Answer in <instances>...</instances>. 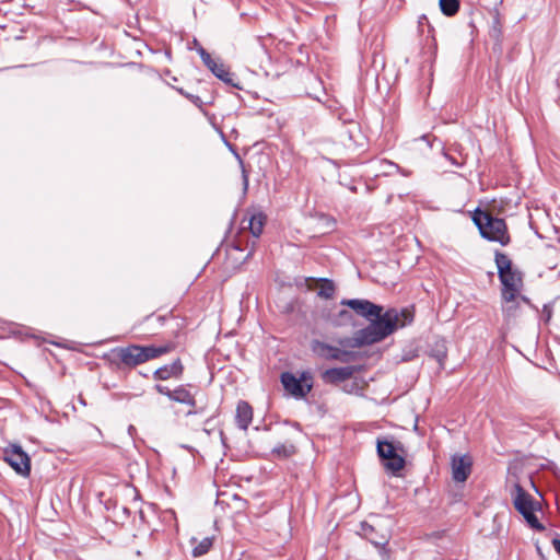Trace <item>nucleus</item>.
<instances>
[{"label": "nucleus", "instance_id": "7c9ffc66", "mask_svg": "<svg viewBox=\"0 0 560 560\" xmlns=\"http://www.w3.org/2000/svg\"><path fill=\"white\" fill-rule=\"evenodd\" d=\"M201 411H202V409H198L197 406L195 408L190 407V409L186 412V416L189 417V416L198 415Z\"/></svg>", "mask_w": 560, "mask_h": 560}, {"label": "nucleus", "instance_id": "6ab92c4d", "mask_svg": "<svg viewBox=\"0 0 560 560\" xmlns=\"http://www.w3.org/2000/svg\"><path fill=\"white\" fill-rule=\"evenodd\" d=\"M361 535L375 547L384 548L388 544V536L377 535L373 525L362 522L360 525Z\"/></svg>", "mask_w": 560, "mask_h": 560}, {"label": "nucleus", "instance_id": "c756f323", "mask_svg": "<svg viewBox=\"0 0 560 560\" xmlns=\"http://www.w3.org/2000/svg\"><path fill=\"white\" fill-rule=\"evenodd\" d=\"M236 158L240 160V163H241V166H242V173H243V185H244V189L246 190L247 187H248V175L246 173V170H245V166H244V163L243 161L241 160L240 155L236 154Z\"/></svg>", "mask_w": 560, "mask_h": 560}, {"label": "nucleus", "instance_id": "473e14b6", "mask_svg": "<svg viewBox=\"0 0 560 560\" xmlns=\"http://www.w3.org/2000/svg\"><path fill=\"white\" fill-rule=\"evenodd\" d=\"M418 23H419V26H420V27H422L424 24H427L428 26H430V25H429V20H428V18H427L425 15H421V16L419 18Z\"/></svg>", "mask_w": 560, "mask_h": 560}, {"label": "nucleus", "instance_id": "423d86ee", "mask_svg": "<svg viewBox=\"0 0 560 560\" xmlns=\"http://www.w3.org/2000/svg\"><path fill=\"white\" fill-rule=\"evenodd\" d=\"M3 459L18 475L28 477L31 474V458L20 445H11L3 452Z\"/></svg>", "mask_w": 560, "mask_h": 560}, {"label": "nucleus", "instance_id": "7ed1b4c3", "mask_svg": "<svg viewBox=\"0 0 560 560\" xmlns=\"http://www.w3.org/2000/svg\"><path fill=\"white\" fill-rule=\"evenodd\" d=\"M472 220L483 238L498 242L502 246L510 243V236L503 219L495 218L487 211L476 210Z\"/></svg>", "mask_w": 560, "mask_h": 560}, {"label": "nucleus", "instance_id": "ddd939ff", "mask_svg": "<svg viewBox=\"0 0 560 560\" xmlns=\"http://www.w3.org/2000/svg\"><path fill=\"white\" fill-rule=\"evenodd\" d=\"M354 366L331 368L325 370L320 376L324 383L337 385L352 377Z\"/></svg>", "mask_w": 560, "mask_h": 560}, {"label": "nucleus", "instance_id": "6e6552de", "mask_svg": "<svg viewBox=\"0 0 560 560\" xmlns=\"http://www.w3.org/2000/svg\"><path fill=\"white\" fill-rule=\"evenodd\" d=\"M311 348L316 355L326 360H336L346 363L352 358L351 352L341 350L319 340H314Z\"/></svg>", "mask_w": 560, "mask_h": 560}, {"label": "nucleus", "instance_id": "aec40b11", "mask_svg": "<svg viewBox=\"0 0 560 560\" xmlns=\"http://www.w3.org/2000/svg\"><path fill=\"white\" fill-rule=\"evenodd\" d=\"M520 300L529 303V300L521 294L518 296H514L511 301L506 298H502V313L505 318L509 319L517 315V311L520 308Z\"/></svg>", "mask_w": 560, "mask_h": 560}, {"label": "nucleus", "instance_id": "4be33fe9", "mask_svg": "<svg viewBox=\"0 0 560 560\" xmlns=\"http://www.w3.org/2000/svg\"><path fill=\"white\" fill-rule=\"evenodd\" d=\"M266 222V215L262 212L253 213L249 218L248 228L254 237H259L262 233Z\"/></svg>", "mask_w": 560, "mask_h": 560}, {"label": "nucleus", "instance_id": "bb28decb", "mask_svg": "<svg viewBox=\"0 0 560 560\" xmlns=\"http://www.w3.org/2000/svg\"><path fill=\"white\" fill-rule=\"evenodd\" d=\"M320 288L318 290V295L324 299H331L335 293V284L331 280L323 278L320 279Z\"/></svg>", "mask_w": 560, "mask_h": 560}, {"label": "nucleus", "instance_id": "2f4dec72", "mask_svg": "<svg viewBox=\"0 0 560 560\" xmlns=\"http://www.w3.org/2000/svg\"><path fill=\"white\" fill-rule=\"evenodd\" d=\"M551 544H552V546H553L555 550H556V551L559 553V556H560V539H559V538H553V539L551 540Z\"/></svg>", "mask_w": 560, "mask_h": 560}, {"label": "nucleus", "instance_id": "c9c22d12", "mask_svg": "<svg viewBox=\"0 0 560 560\" xmlns=\"http://www.w3.org/2000/svg\"><path fill=\"white\" fill-rule=\"evenodd\" d=\"M445 158L454 165L459 166L460 164L457 163L454 158L450 156L448 154H445Z\"/></svg>", "mask_w": 560, "mask_h": 560}, {"label": "nucleus", "instance_id": "4468645a", "mask_svg": "<svg viewBox=\"0 0 560 560\" xmlns=\"http://www.w3.org/2000/svg\"><path fill=\"white\" fill-rule=\"evenodd\" d=\"M372 170L375 176H392L394 174H401L405 177L411 175L409 170L401 168L398 164L388 161V160H380L372 163Z\"/></svg>", "mask_w": 560, "mask_h": 560}, {"label": "nucleus", "instance_id": "dca6fc26", "mask_svg": "<svg viewBox=\"0 0 560 560\" xmlns=\"http://www.w3.org/2000/svg\"><path fill=\"white\" fill-rule=\"evenodd\" d=\"M253 420V408L245 401L240 400L236 406L235 422L238 429L246 431Z\"/></svg>", "mask_w": 560, "mask_h": 560}, {"label": "nucleus", "instance_id": "e433bc0d", "mask_svg": "<svg viewBox=\"0 0 560 560\" xmlns=\"http://www.w3.org/2000/svg\"><path fill=\"white\" fill-rule=\"evenodd\" d=\"M178 93L182 94L183 96H185V94H189L188 92H186L184 89L179 88L177 89Z\"/></svg>", "mask_w": 560, "mask_h": 560}, {"label": "nucleus", "instance_id": "f03ea898", "mask_svg": "<svg viewBox=\"0 0 560 560\" xmlns=\"http://www.w3.org/2000/svg\"><path fill=\"white\" fill-rule=\"evenodd\" d=\"M494 261L502 284L501 298H506L511 301L514 296L520 295L523 288L522 272L513 267L512 260L504 253L497 250Z\"/></svg>", "mask_w": 560, "mask_h": 560}, {"label": "nucleus", "instance_id": "9d476101", "mask_svg": "<svg viewBox=\"0 0 560 560\" xmlns=\"http://www.w3.org/2000/svg\"><path fill=\"white\" fill-rule=\"evenodd\" d=\"M113 352L119 360V364H121L125 368L132 369L143 363L140 345L118 347L114 349Z\"/></svg>", "mask_w": 560, "mask_h": 560}, {"label": "nucleus", "instance_id": "5701e85b", "mask_svg": "<svg viewBox=\"0 0 560 560\" xmlns=\"http://www.w3.org/2000/svg\"><path fill=\"white\" fill-rule=\"evenodd\" d=\"M191 544L194 546L192 556L200 557V556L206 555L211 549V547L213 545V538L205 537L200 541H197L195 538H192Z\"/></svg>", "mask_w": 560, "mask_h": 560}, {"label": "nucleus", "instance_id": "72a5a7b5", "mask_svg": "<svg viewBox=\"0 0 560 560\" xmlns=\"http://www.w3.org/2000/svg\"><path fill=\"white\" fill-rule=\"evenodd\" d=\"M523 515V517L525 520L527 518H530L533 516V514H535V509L533 508V510H527V511H524L523 513H521Z\"/></svg>", "mask_w": 560, "mask_h": 560}, {"label": "nucleus", "instance_id": "0eeeda50", "mask_svg": "<svg viewBox=\"0 0 560 560\" xmlns=\"http://www.w3.org/2000/svg\"><path fill=\"white\" fill-rule=\"evenodd\" d=\"M376 451L382 459H387L385 468L394 475L405 467V459L396 453L393 442L388 440H377Z\"/></svg>", "mask_w": 560, "mask_h": 560}, {"label": "nucleus", "instance_id": "f704fd0d", "mask_svg": "<svg viewBox=\"0 0 560 560\" xmlns=\"http://www.w3.org/2000/svg\"><path fill=\"white\" fill-rule=\"evenodd\" d=\"M357 387V384L355 383H352L350 386L348 385H345L343 386V390L347 392V393H352V389Z\"/></svg>", "mask_w": 560, "mask_h": 560}, {"label": "nucleus", "instance_id": "b1692460", "mask_svg": "<svg viewBox=\"0 0 560 560\" xmlns=\"http://www.w3.org/2000/svg\"><path fill=\"white\" fill-rule=\"evenodd\" d=\"M489 36L494 40V48H501L502 26L499 16H494L489 31Z\"/></svg>", "mask_w": 560, "mask_h": 560}, {"label": "nucleus", "instance_id": "f257e3e1", "mask_svg": "<svg viewBox=\"0 0 560 560\" xmlns=\"http://www.w3.org/2000/svg\"><path fill=\"white\" fill-rule=\"evenodd\" d=\"M341 304L349 306L358 315L370 320V324L358 330L352 338L339 340L342 347L358 348L380 342L398 327H405L413 320V315L408 310L398 312L396 308H388L384 311L381 305L369 300H342Z\"/></svg>", "mask_w": 560, "mask_h": 560}, {"label": "nucleus", "instance_id": "9b49d317", "mask_svg": "<svg viewBox=\"0 0 560 560\" xmlns=\"http://www.w3.org/2000/svg\"><path fill=\"white\" fill-rule=\"evenodd\" d=\"M452 477L456 482H464L471 472L472 459L469 455L455 454L452 456Z\"/></svg>", "mask_w": 560, "mask_h": 560}, {"label": "nucleus", "instance_id": "1a4fd4ad", "mask_svg": "<svg viewBox=\"0 0 560 560\" xmlns=\"http://www.w3.org/2000/svg\"><path fill=\"white\" fill-rule=\"evenodd\" d=\"M154 389L159 394L166 396L172 401L184 404L192 408L196 407L195 395L191 394L184 385H179L175 389H170L167 386L162 384H155Z\"/></svg>", "mask_w": 560, "mask_h": 560}, {"label": "nucleus", "instance_id": "f3484780", "mask_svg": "<svg viewBox=\"0 0 560 560\" xmlns=\"http://www.w3.org/2000/svg\"><path fill=\"white\" fill-rule=\"evenodd\" d=\"M173 349H174V345L172 342L161 345V346H154V345L140 346L143 363L154 360L156 358H160L166 353H170Z\"/></svg>", "mask_w": 560, "mask_h": 560}, {"label": "nucleus", "instance_id": "cd10ccee", "mask_svg": "<svg viewBox=\"0 0 560 560\" xmlns=\"http://www.w3.org/2000/svg\"><path fill=\"white\" fill-rule=\"evenodd\" d=\"M526 522L528 525L537 530H544V525L538 521L537 516L533 514L530 518H527Z\"/></svg>", "mask_w": 560, "mask_h": 560}, {"label": "nucleus", "instance_id": "f8f14e48", "mask_svg": "<svg viewBox=\"0 0 560 560\" xmlns=\"http://www.w3.org/2000/svg\"><path fill=\"white\" fill-rule=\"evenodd\" d=\"M339 139L346 147L361 145L363 136L361 133L360 125L353 120L345 122L339 130Z\"/></svg>", "mask_w": 560, "mask_h": 560}, {"label": "nucleus", "instance_id": "a211bd4d", "mask_svg": "<svg viewBox=\"0 0 560 560\" xmlns=\"http://www.w3.org/2000/svg\"><path fill=\"white\" fill-rule=\"evenodd\" d=\"M514 508L523 513L527 510H533L534 501L530 494H528L521 485H514V498H513Z\"/></svg>", "mask_w": 560, "mask_h": 560}, {"label": "nucleus", "instance_id": "412c9836", "mask_svg": "<svg viewBox=\"0 0 560 560\" xmlns=\"http://www.w3.org/2000/svg\"><path fill=\"white\" fill-rule=\"evenodd\" d=\"M295 453H296L295 445L289 441L276 445L271 451L272 456L278 459L289 458V457L293 456Z\"/></svg>", "mask_w": 560, "mask_h": 560}, {"label": "nucleus", "instance_id": "a878e982", "mask_svg": "<svg viewBox=\"0 0 560 560\" xmlns=\"http://www.w3.org/2000/svg\"><path fill=\"white\" fill-rule=\"evenodd\" d=\"M440 9L446 16L455 15L459 10V0H440Z\"/></svg>", "mask_w": 560, "mask_h": 560}, {"label": "nucleus", "instance_id": "20e7f679", "mask_svg": "<svg viewBox=\"0 0 560 560\" xmlns=\"http://www.w3.org/2000/svg\"><path fill=\"white\" fill-rule=\"evenodd\" d=\"M281 383L287 392L295 398H304L313 387V376L311 372L304 371L300 377H296L291 372H283L281 374Z\"/></svg>", "mask_w": 560, "mask_h": 560}, {"label": "nucleus", "instance_id": "2eb2a0df", "mask_svg": "<svg viewBox=\"0 0 560 560\" xmlns=\"http://www.w3.org/2000/svg\"><path fill=\"white\" fill-rule=\"evenodd\" d=\"M184 372V365L180 359L174 360L171 364H165L156 369L152 376L156 381H167L170 378H180Z\"/></svg>", "mask_w": 560, "mask_h": 560}, {"label": "nucleus", "instance_id": "393cba45", "mask_svg": "<svg viewBox=\"0 0 560 560\" xmlns=\"http://www.w3.org/2000/svg\"><path fill=\"white\" fill-rule=\"evenodd\" d=\"M431 357L436 359L441 366L443 365L447 358V349L444 340L435 342L434 347L431 349Z\"/></svg>", "mask_w": 560, "mask_h": 560}, {"label": "nucleus", "instance_id": "39448f33", "mask_svg": "<svg viewBox=\"0 0 560 560\" xmlns=\"http://www.w3.org/2000/svg\"><path fill=\"white\" fill-rule=\"evenodd\" d=\"M195 44L198 46L197 51L202 59L205 66L221 81L224 83L241 89L237 78L234 73L230 72V70L225 67L224 63L218 62L214 59H212L211 55L200 45H198L197 40L195 39Z\"/></svg>", "mask_w": 560, "mask_h": 560}, {"label": "nucleus", "instance_id": "c85d7f7f", "mask_svg": "<svg viewBox=\"0 0 560 560\" xmlns=\"http://www.w3.org/2000/svg\"><path fill=\"white\" fill-rule=\"evenodd\" d=\"M185 97L187 100H189L194 105H196L197 107L201 108L202 107V101L199 96L197 95H194V94H185Z\"/></svg>", "mask_w": 560, "mask_h": 560}]
</instances>
